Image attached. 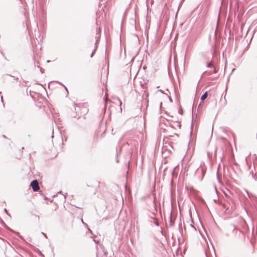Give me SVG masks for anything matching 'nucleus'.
Masks as SVG:
<instances>
[{
	"label": "nucleus",
	"instance_id": "obj_4",
	"mask_svg": "<svg viewBox=\"0 0 257 257\" xmlns=\"http://www.w3.org/2000/svg\"><path fill=\"white\" fill-rule=\"evenodd\" d=\"M208 96V93H207V92H206L201 97V100L202 101H203L204 100H205L207 97Z\"/></svg>",
	"mask_w": 257,
	"mask_h": 257
},
{
	"label": "nucleus",
	"instance_id": "obj_7",
	"mask_svg": "<svg viewBox=\"0 0 257 257\" xmlns=\"http://www.w3.org/2000/svg\"><path fill=\"white\" fill-rule=\"evenodd\" d=\"M175 47H176V44L174 43V46H173L174 53H175Z\"/></svg>",
	"mask_w": 257,
	"mask_h": 257
},
{
	"label": "nucleus",
	"instance_id": "obj_5",
	"mask_svg": "<svg viewBox=\"0 0 257 257\" xmlns=\"http://www.w3.org/2000/svg\"><path fill=\"white\" fill-rule=\"evenodd\" d=\"M95 51H96L95 48H94V49H93V51H92V53H91V56H90V57H93V55H94V54H95Z\"/></svg>",
	"mask_w": 257,
	"mask_h": 257
},
{
	"label": "nucleus",
	"instance_id": "obj_3",
	"mask_svg": "<svg viewBox=\"0 0 257 257\" xmlns=\"http://www.w3.org/2000/svg\"><path fill=\"white\" fill-rule=\"evenodd\" d=\"M217 72V70L216 69H215V68L213 67V71H208V72H205V73L207 75H211L212 73H216Z\"/></svg>",
	"mask_w": 257,
	"mask_h": 257
},
{
	"label": "nucleus",
	"instance_id": "obj_1",
	"mask_svg": "<svg viewBox=\"0 0 257 257\" xmlns=\"http://www.w3.org/2000/svg\"><path fill=\"white\" fill-rule=\"evenodd\" d=\"M30 185L32 187L33 190L35 192L38 191L40 189L38 182L36 180L32 181Z\"/></svg>",
	"mask_w": 257,
	"mask_h": 257
},
{
	"label": "nucleus",
	"instance_id": "obj_2",
	"mask_svg": "<svg viewBox=\"0 0 257 257\" xmlns=\"http://www.w3.org/2000/svg\"><path fill=\"white\" fill-rule=\"evenodd\" d=\"M235 210V208L232 206L231 207L230 209L228 208H227L224 211V213L226 214H231Z\"/></svg>",
	"mask_w": 257,
	"mask_h": 257
},
{
	"label": "nucleus",
	"instance_id": "obj_8",
	"mask_svg": "<svg viewBox=\"0 0 257 257\" xmlns=\"http://www.w3.org/2000/svg\"><path fill=\"white\" fill-rule=\"evenodd\" d=\"M179 113H181V114H183V110H179Z\"/></svg>",
	"mask_w": 257,
	"mask_h": 257
},
{
	"label": "nucleus",
	"instance_id": "obj_6",
	"mask_svg": "<svg viewBox=\"0 0 257 257\" xmlns=\"http://www.w3.org/2000/svg\"><path fill=\"white\" fill-rule=\"evenodd\" d=\"M207 67H212L213 68L214 67V66L212 65L211 62H209L207 64Z\"/></svg>",
	"mask_w": 257,
	"mask_h": 257
},
{
	"label": "nucleus",
	"instance_id": "obj_9",
	"mask_svg": "<svg viewBox=\"0 0 257 257\" xmlns=\"http://www.w3.org/2000/svg\"><path fill=\"white\" fill-rule=\"evenodd\" d=\"M88 111V110L87 109H86V112L87 113Z\"/></svg>",
	"mask_w": 257,
	"mask_h": 257
}]
</instances>
